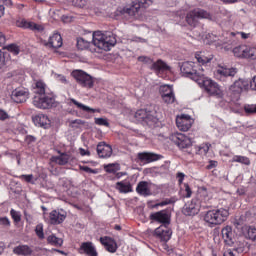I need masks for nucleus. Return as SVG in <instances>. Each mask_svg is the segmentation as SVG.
<instances>
[{"instance_id":"1","label":"nucleus","mask_w":256,"mask_h":256,"mask_svg":"<svg viewBox=\"0 0 256 256\" xmlns=\"http://www.w3.org/2000/svg\"><path fill=\"white\" fill-rule=\"evenodd\" d=\"M229 218V210L225 208H217L208 210L203 215V221L207 227H217V225H223Z\"/></svg>"},{"instance_id":"2","label":"nucleus","mask_w":256,"mask_h":256,"mask_svg":"<svg viewBox=\"0 0 256 256\" xmlns=\"http://www.w3.org/2000/svg\"><path fill=\"white\" fill-rule=\"evenodd\" d=\"M93 45L103 51H111V47L117 45V38L113 32L95 31L93 33Z\"/></svg>"},{"instance_id":"3","label":"nucleus","mask_w":256,"mask_h":256,"mask_svg":"<svg viewBox=\"0 0 256 256\" xmlns=\"http://www.w3.org/2000/svg\"><path fill=\"white\" fill-rule=\"evenodd\" d=\"M180 71L184 77H189V79H192V81H195L196 83L203 79V74L205 73L203 67L195 62L182 63Z\"/></svg>"},{"instance_id":"4","label":"nucleus","mask_w":256,"mask_h":256,"mask_svg":"<svg viewBox=\"0 0 256 256\" xmlns=\"http://www.w3.org/2000/svg\"><path fill=\"white\" fill-rule=\"evenodd\" d=\"M134 117L138 123H142L143 125H148L151 127L159 120V115L157 114V106H150L148 109H140L135 113Z\"/></svg>"},{"instance_id":"5","label":"nucleus","mask_w":256,"mask_h":256,"mask_svg":"<svg viewBox=\"0 0 256 256\" xmlns=\"http://www.w3.org/2000/svg\"><path fill=\"white\" fill-rule=\"evenodd\" d=\"M199 19H207L213 21V14L203 8H194L187 12L185 21L189 27H197L199 25Z\"/></svg>"},{"instance_id":"6","label":"nucleus","mask_w":256,"mask_h":256,"mask_svg":"<svg viewBox=\"0 0 256 256\" xmlns=\"http://www.w3.org/2000/svg\"><path fill=\"white\" fill-rule=\"evenodd\" d=\"M33 105L37 109H53V107H57V101H55L53 94L46 93L41 96H34Z\"/></svg>"},{"instance_id":"7","label":"nucleus","mask_w":256,"mask_h":256,"mask_svg":"<svg viewBox=\"0 0 256 256\" xmlns=\"http://www.w3.org/2000/svg\"><path fill=\"white\" fill-rule=\"evenodd\" d=\"M201 209H207V205H205L201 199L193 198L190 202L185 204L182 213L186 215V217H195V215L199 214Z\"/></svg>"},{"instance_id":"8","label":"nucleus","mask_w":256,"mask_h":256,"mask_svg":"<svg viewBox=\"0 0 256 256\" xmlns=\"http://www.w3.org/2000/svg\"><path fill=\"white\" fill-rule=\"evenodd\" d=\"M232 53L238 59H250V61H255L256 59V48L245 44L234 47Z\"/></svg>"},{"instance_id":"9","label":"nucleus","mask_w":256,"mask_h":256,"mask_svg":"<svg viewBox=\"0 0 256 256\" xmlns=\"http://www.w3.org/2000/svg\"><path fill=\"white\" fill-rule=\"evenodd\" d=\"M150 5H153V0H133L132 4L128 8H123L121 10L122 15H129L130 17H135L141 9H147Z\"/></svg>"},{"instance_id":"10","label":"nucleus","mask_w":256,"mask_h":256,"mask_svg":"<svg viewBox=\"0 0 256 256\" xmlns=\"http://www.w3.org/2000/svg\"><path fill=\"white\" fill-rule=\"evenodd\" d=\"M197 83L198 85H203L208 95H213L214 97H223V92H221V88H219V84L205 77V73L203 74V78L201 80H198Z\"/></svg>"},{"instance_id":"11","label":"nucleus","mask_w":256,"mask_h":256,"mask_svg":"<svg viewBox=\"0 0 256 256\" xmlns=\"http://www.w3.org/2000/svg\"><path fill=\"white\" fill-rule=\"evenodd\" d=\"M170 141L178 147V149H189L193 145V140L183 133L176 132L170 135Z\"/></svg>"},{"instance_id":"12","label":"nucleus","mask_w":256,"mask_h":256,"mask_svg":"<svg viewBox=\"0 0 256 256\" xmlns=\"http://www.w3.org/2000/svg\"><path fill=\"white\" fill-rule=\"evenodd\" d=\"M72 77H74L77 84L81 85V87H87L88 89L93 87V77L82 70L73 71Z\"/></svg>"},{"instance_id":"13","label":"nucleus","mask_w":256,"mask_h":256,"mask_svg":"<svg viewBox=\"0 0 256 256\" xmlns=\"http://www.w3.org/2000/svg\"><path fill=\"white\" fill-rule=\"evenodd\" d=\"M149 219L150 221H153V223H161V225H171V217H169L167 210H161L151 213Z\"/></svg>"},{"instance_id":"14","label":"nucleus","mask_w":256,"mask_h":256,"mask_svg":"<svg viewBox=\"0 0 256 256\" xmlns=\"http://www.w3.org/2000/svg\"><path fill=\"white\" fill-rule=\"evenodd\" d=\"M10 99L14 103H25L29 99V91L25 88L18 87L11 92Z\"/></svg>"},{"instance_id":"15","label":"nucleus","mask_w":256,"mask_h":256,"mask_svg":"<svg viewBox=\"0 0 256 256\" xmlns=\"http://www.w3.org/2000/svg\"><path fill=\"white\" fill-rule=\"evenodd\" d=\"M78 253L79 255L99 256V252H97L95 244L91 241L82 242L78 248Z\"/></svg>"},{"instance_id":"16","label":"nucleus","mask_w":256,"mask_h":256,"mask_svg":"<svg viewBox=\"0 0 256 256\" xmlns=\"http://www.w3.org/2000/svg\"><path fill=\"white\" fill-rule=\"evenodd\" d=\"M176 125L180 131H189V128L193 125V119L189 115L182 114L177 116Z\"/></svg>"},{"instance_id":"17","label":"nucleus","mask_w":256,"mask_h":256,"mask_svg":"<svg viewBox=\"0 0 256 256\" xmlns=\"http://www.w3.org/2000/svg\"><path fill=\"white\" fill-rule=\"evenodd\" d=\"M20 29H30L31 31H43V27L35 22H29L25 18H20L15 22Z\"/></svg>"},{"instance_id":"18","label":"nucleus","mask_w":256,"mask_h":256,"mask_svg":"<svg viewBox=\"0 0 256 256\" xmlns=\"http://www.w3.org/2000/svg\"><path fill=\"white\" fill-rule=\"evenodd\" d=\"M156 237L160 239L161 241L167 242L169 239H171V228H169V225H160L158 228L154 231Z\"/></svg>"},{"instance_id":"19","label":"nucleus","mask_w":256,"mask_h":256,"mask_svg":"<svg viewBox=\"0 0 256 256\" xmlns=\"http://www.w3.org/2000/svg\"><path fill=\"white\" fill-rule=\"evenodd\" d=\"M153 161H159V155L151 152H139L137 154V163L147 165L148 163H153Z\"/></svg>"},{"instance_id":"20","label":"nucleus","mask_w":256,"mask_h":256,"mask_svg":"<svg viewBox=\"0 0 256 256\" xmlns=\"http://www.w3.org/2000/svg\"><path fill=\"white\" fill-rule=\"evenodd\" d=\"M32 121L36 127H42L43 129H49L51 127V120H49V116L45 114L33 116Z\"/></svg>"},{"instance_id":"21","label":"nucleus","mask_w":256,"mask_h":256,"mask_svg":"<svg viewBox=\"0 0 256 256\" xmlns=\"http://www.w3.org/2000/svg\"><path fill=\"white\" fill-rule=\"evenodd\" d=\"M97 153L101 159H109L113 155V148L105 142H100L97 145Z\"/></svg>"},{"instance_id":"22","label":"nucleus","mask_w":256,"mask_h":256,"mask_svg":"<svg viewBox=\"0 0 256 256\" xmlns=\"http://www.w3.org/2000/svg\"><path fill=\"white\" fill-rule=\"evenodd\" d=\"M67 219V214L53 210L49 213L48 223L50 225H61Z\"/></svg>"},{"instance_id":"23","label":"nucleus","mask_w":256,"mask_h":256,"mask_svg":"<svg viewBox=\"0 0 256 256\" xmlns=\"http://www.w3.org/2000/svg\"><path fill=\"white\" fill-rule=\"evenodd\" d=\"M249 88V82L243 79H239L230 86V91L234 93V95H241L243 91H247Z\"/></svg>"},{"instance_id":"24","label":"nucleus","mask_w":256,"mask_h":256,"mask_svg":"<svg viewBox=\"0 0 256 256\" xmlns=\"http://www.w3.org/2000/svg\"><path fill=\"white\" fill-rule=\"evenodd\" d=\"M45 45L46 47H51L52 49H59L63 47V38L61 37V34L54 33L49 37V40Z\"/></svg>"},{"instance_id":"25","label":"nucleus","mask_w":256,"mask_h":256,"mask_svg":"<svg viewBox=\"0 0 256 256\" xmlns=\"http://www.w3.org/2000/svg\"><path fill=\"white\" fill-rule=\"evenodd\" d=\"M100 243L104 245L106 251L108 253H116L117 252V242L110 237L100 238Z\"/></svg>"},{"instance_id":"26","label":"nucleus","mask_w":256,"mask_h":256,"mask_svg":"<svg viewBox=\"0 0 256 256\" xmlns=\"http://www.w3.org/2000/svg\"><path fill=\"white\" fill-rule=\"evenodd\" d=\"M46 89L47 84H45L43 80H38L32 85V91L35 94L34 97H41V95H45Z\"/></svg>"},{"instance_id":"27","label":"nucleus","mask_w":256,"mask_h":256,"mask_svg":"<svg viewBox=\"0 0 256 256\" xmlns=\"http://www.w3.org/2000/svg\"><path fill=\"white\" fill-rule=\"evenodd\" d=\"M136 193L142 197H151V192L149 191V182L140 181L136 186Z\"/></svg>"},{"instance_id":"28","label":"nucleus","mask_w":256,"mask_h":256,"mask_svg":"<svg viewBox=\"0 0 256 256\" xmlns=\"http://www.w3.org/2000/svg\"><path fill=\"white\" fill-rule=\"evenodd\" d=\"M233 225L237 231V233L239 235H247V231L249 230L250 226H247L245 224V222L243 221V219L241 218H238V219H235L234 222H233Z\"/></svg>"},{"instance_id":"29","label":"nucleus","mask_w":256,"mask_h":256,"mask_svg":"<svg viewBox=\"0 0 256 256\" xmlns=\"http://www.w3.org/2000/svg\"><path fill=\"white\" fill-rule=\"evenodd\" d=\"M68 105H75V107H77L80 111H84L85 113H95V109L89 107V106H85L83 103L78 102L77 100H75L74 98H69L67 100Z\"/></svg>"},{"instance_id":"30","label":"nucleus","mask_w":256,"mask_h":256,"mask_svg":"<svg viewBox=\"0 0 256 256\" xmlns=\"http://www.w3.org/2000/svg\"><path fill=\"white\" fill-rule=\"evenodd\" d=\"M222 238L227 245H233V228L231 226H226L222 229Z\"/></svg>"},{"instance_id":"31","label":"nucleus","mask_w":256,"mask_h":256,"mask_svg":"<svg viewBox=\"0 0 256 256\" xmlns=\"http://www.w3.org/2000/svg\"><path fill=\"white\" fill-rule=\"evenodd\" d=\"M60 153L59 156H53L51 158V161L53 163H57V165H67V163H69V159H71V155H69L68 153H61V152H58Z\"/></svg>"},{"instance_id":"32","label":"nucleus","mask_w":256,"mask_h":256,"mask_svg":"<svg viewBox=\"0 0 256 256\" xmlns=\"http://www.w3.org/2000/svg\"><path fill=\"white\" fill-rule=\"evenodd\" d=\"M116 189L119 193H132L133 186L129 181H120L116 183Z\"/></svg>"},{"instance_id":"33","label":"nucleus","mask_w":256,"mask_h":256,"mask_svg":"<svg viewBox=\"0 0 256 256\" xmlns=\"http://www.w3.org/2000/svg\"><path fill=\"white\" fill-rule=\"evenodd\" d=\"M217 75L220 76V79H226V77H235L237 75V69L235 68H221L217 70Z\"/></svg>"},{"instance_id":"34","label":"nucleus","mask_w":256,"mask_h":256,"mask_svg":"<svg viewBox=\"0 0 256 256\" xmlns=\"http://www.w3.org/2000/svg\"><path fill=\"white\" fill-rule=\"evenodd\" d=\"M15 255L29 256L33 253V249L28 245H19L13 249Z\"/></svg>"},{"instance_id":"35","label":"nucleus","mask_w":256,"mask_h":256,"mask_svg":"<svg viewBox=\"0 0 256 256\" xmlns=\"http://www.w3.org/2000/svg\"><path fill=\"white\" fill-rule=\"evenodd\" d=\"M154 71H169L170 67L163 60H158L152 64Z\"/></svg>"},{"instance_id":"36","label":"nucleus","mask_w":256,"mask_h":256,"mask_svg":"<svg viewBox=\"0 0 256 256\" xmlns=\"http://www.w3.org/2000/svg\"><path fill=\"white\" fill-rule=\"evenodd\" d=\"M195 59L198 61L200 65H207L213 59V57H207L203 52H197L195 54Z\"/></svg>"},{"instance_id":"37","label":"nucleus","mask_w":256,"mask_h":256,"mask_svg":"<svg viewBox=\"0 0 256 256\" xmlns=\"http://www.w3.org/2000/svg\"><path fill=\"white\" fill-rule=\"evenodd\" d=\"M232 163H241L242 165H251V160L247 156L235 155L232 158Z\"/></svg>"},{"instance_id":"38","label":"nucleus","mask_w":256,"mask_h":256,"mask_svg":"<svg viewBox=\"0 0 256 256\" xmlns=\"http://www.w3.org/2000/svg\"><path fill=\"white\" fill-rule=\"evenodd\" d=\"M76 46H77V49H79L80 51H85L91 47V42L83 38H78Z\"/></svg>"},{"instance_id":"39","label":"nucleus","mask_w":256,"mask_h":256,"mask_svg":"<svg viewBox=\"0 0 256 256\" xmlns=\"http://www.w3.org/2000/svg\"><path fill=\"white\" fill-rule=\"evenodd\" d=\"M210 147H211V144H208V143L196 146L195 147L196 154L197 155H207V153H209Z\"/></svg>"},{"instance_id":"40","label":"nucleus","mask_w":256,"mask_h":256,"mask_svg":"<svg viewBox=\"0 0 256 256\" xmlns=\"http://www.w3.org/2000/svg\"><path fill=\"white\" fill-rule=\"evenodd\" d=\"M47 241L50 245H54V247H61V245H63V239L55 235L48 236Z\"/></svg>"},{"instance_id":"41","label":"nucleus","mask_w":256,"mask_h":256,"mask_svg":"<svg viewBox=\"0 0 256 256\" xmlns=\"http://www.w3.org/2000/svg\"><path fill=\"white\" fill-rule=\"evenodd\" d=\"M237 246H234L235 253H245L247 251V242H236Z\"/></svg>"},{"instance_id":"42","label":"nucleus","mask_w":256,"mask_h":256,"mask_svg":"<svg viewBox=\"0 0 256 256\" xmlns=\"http://www.w3.org/2000/svg\"><path fill=\"white\" fill-rule=\"evenodd\" d=\"M149 192L151 195H159L161 193V187L153 182H149Z\"/></svg>"},{"instance_id":"43","label":"nucleus","mask_w":256,"mask_h":256,"mask_svg":"<svg viewBox=\"0 0 256 256\" xmlns=\"http://www.w3.org/2000/svg\"><path fill=\"white\" fill-rule=\"evenodd\" d=\"M244 111L246 115H256V104H246Z\"/></svg>"},{"instance_id":"44","label":"nucleus","mask_w":256,"mask_h":256,"mask_svg":"<svg viewBox=\"0 0 256 256\" xmlns=\"http://www.w3.org/2000/svg\"><path fill=\"white\" fill-rule=\"evenodd\" d=\"M175 92H173V88L169 85H164L160 87V95L161 97L165 96V95H171Z\"/></svg>"},{"instance_id":"45","label":"nucleus","mask_w":256,"mask_h":256,"mask_svg":"<svg viewBox=\"0 0 256 256\" xmlns=\"http://www.w3.org/2000/svg\"><path fill=\"white\" fill-rule=\"evenodd\" d=\"M245 237L250 239V241H254V243H256V228L250 226V228H248V231L246 232Z\"/></svg>"},{"instance_id":"46","label":"nucleus","mask_w":256,"mask_h":256,"mask_svg":"<svg viewBox=\"0 0 256 256\" xmlns=\"http://www.w3.org/2000/svg\"><path fill=\"white\" fill-rule=\"evenodd\" d=\"M162 101H164V103H166L167 105L173 104V102L175 101V93L164 94V96H162Z\"/></svg>"},{"instance_id":"47","label":"nucleus","mask_w":256,"mask_h":256,"mask_svg":"<svg viewBox=\"0 0 256 256\" xmlns=\"http://www.w3.org/2000/svg\"><path fill=\"white\" fill-rule=\"evenodd\" d=\"M10 215L14 223H21V213L17 212L15 209L10 210Z\"/></svg>"},{"instance_id":"48","label":"nucleus","mask_w":256,"mask_h":256,"mask_svg":"<svg viewBox=\"0 0 256 256\" xmlns=\"http://www.w3.org/2000/svg\"><path fill=\"white\" fill-rule=\"evenodd\" d=\"M69 3H72L74 7H79L83 9L87 5V0H68Z\"/></svg>"},{"instance_id":"49","label":"nucleus","mask_w":256,"mask_h":256,"mask_svg":"<svg viewBox=\"0 0 256 256\" xmlns=\"http://www.w3.org/2000/svg\"><path fill=\"white\" fill-rule=\"evenodd\" d=\"M35 233L40 239H45V233L43 232V224H38L35 228Z\"/></svg>"},{"instance_id":"50","label":"nucleus","mask_w":256,"mask_h":256,"mask_svg":"<svg viewBox=\"0 0 256 256\" xmlns=\"http://www.w3.org/2000/svg\"><path fill=\"white\" fill-rule=\"evenodd\" d=\"M95 124L99 125L100 127H109V121L106 118H95Z\"/></svg>"},{"instance_id":"51","label":"nucleus","mask_w":256,"mask_h":256,"mask_svg":"<svg viewBox=\"0 0 256 256\" xmlns=\"http://www.w3.org/2000/svg\"><path fill=\"white\" fill-rule=\"evenodd\" d=\"M80 171H84L85 173H92V175H97L99 173L98 169H92L89 166H79Z\"/></svg>"},{"instance_id":"52","label":"nucleus","mask_w":256,"mask_h":256,"mask_svg":"<svg viewBox=\"0 0 256 256\" xmlns=\"http://www.w3.org/2000/svg\"><path fill=\"white\" fill-rule=\"evenodd\" d=\"M104 169L106 171V173H117L118 169L117 166L115 164H108L106 166H104Z\"/></svg>"},{"instance_id":"53","label":"nucleus","mask_w":256,"mask_h":256,"mask_svg":"<svg viewBox=\"0 0 256 256\" xmlns=\"http://www.w3.org/2000/svg\"><path fill=\"white\" fill-rule=\"evenodd\" d=\"M8 51H10V53H13L14 55H19V46H17V44H9L7 46Z\"/></svg>"},{"instance_id":"54","label":"nucleus","mask_w":256,"mask_h":256,"mask_svg":"<svg viewBox=\"0 0 256 256\" xmlns=\"http://www.w3.org/2000/svg\"><path fill=\"white\" fill-rule=\"evenodd\" d=\"M19 179H21V181H25L26 183H32L33 181V174H29V175H20Z\"/></svg>"},{"instance_id":"55","label":"nucleus","mask_w":256,"mask_h":256,"mask_svg":"<svg viewBox=\"0 0 256 256\" xmlns=\"http://www.w3.org/2000/svg\"><path fill=\"white\" fill-rule=\"evenodd\" d=\"M237 252H235V248H226L224 250L223 256H235Z\"/></svg>"},{"instance_id":"56","label":"nucleus","mask_w":256,"mask_h":256,"mask_svg":"<svg viewBox=\"0 0 256 256\" xmlns=\"http://www.w3.org/2000/svg\"><path fill=\"white\" fill-rule=\"evenodd\" d=\"M184 191H185V197L187 199H189V197H191V195H193V191L191 190V187L189 186V184H184Z\"/></svg>"},{"instance_id":"57","label":"nucleus","mask_w":256,"mask_h":256,"mask_svg":"<svg viewBox=\"0 0 256 256\" xmlns=\"http://www.w3.org/2000/svg\"><path fill=\"white\" fill-rule=\"evenodd\" d=\"M171 203H173V201L166 199L162 202L155 204L153 207H165V205H171Z\"/></svg>"},{"instance_id":"58","label":"nucleus","mask_w":256,"mask_h":256,"mask_svg":"<svg viewBox=\"0 0 256 256\" xmlns=\"http://www.w3.org/2000/svg\"><path fill=\"white\" fill-rule=\"evenodd\" d=\"M0 225H5V227H10L11 221H9V218L7 217H2L0 218Z\"/></svg>"},{"instance_id":"59","label":"nucleus","mask_w":256,"mask_h":256,"mask_svg":"<svg viewBox=\"0 0 256 256\" xmlns=\"http://www.w3.org/2000/svg\"><path fill=\"white\" fill-rule=\"evenodd\" d=\"M208 163L209 164L206 166V169H209V170L215 169V167H217V165H219V163L215 160H210Z\"/></svg>"},{"instance_id":"60","label":"nucleus","mask_w":256,"mask_h":256,"mask_svg":"<svg viewBox=\"0 0 256 256\" xmlns=\"http://www.w3.org/2000/svg\"><path fill=\"white\" fill-rule=\"evenodd\" d=\"M8 117L9 114L5 110L0 109V121H5Z\"/></svg>"},{"instance_id":"61","label":"nucleus","mask_w":256,"mask_h":256,"mask_svg":"<svg viewBox=\"0 0 256 256\" xmlns=\"http://www.w3.org/2000/svg\"><path fill=\"white\" fill-rule=\"evenodd\" d=\"M25 141H26V143H27L28 145H31V143H35L36 138H35V136L27 135V136L25 137Z\"/></svg>"},{"instance_id":"62","label":"nucleus","mask_w":256,"mask_h":256,"mask_svg":"<svg viewBox=\"0 0 256 256\" xmlns=\"http://www.w3.org/2000/svg\"><path fill=\"white\" fill-rule=\"evenodd\" d=\"M177 179H178L179 185H181L185 179V174L183 172H178Z\"/></svg>"},{"instance_id":"63","label":"nucleus","mask_w":256,"mask_h":256,"mask_svg":"<svg viewBox=\"0 0 256 256\" xmlns=\"http://www.w3.org/2000/svg\"><path fill=\"white\" fill-rule=\"evenodd\" d=\"M58 81H60V83H64V85H67V83H69V81H67V78L61 74L58 75Z\"/></svg>"},{"instance_id":"64","label":"nucleus","mask_w":256,"mask_h":256,"mask_svg":"<svg viewBox=\"0 0 256 256\" xmlns=\"http://www.w3.org/2000/svg\"><path fill=\"white\" fill-rule=\"evenodd\" d=\"M250 88L252 91H256V76H254L252 81H250Z\"/></svg>"}]
</instances>
